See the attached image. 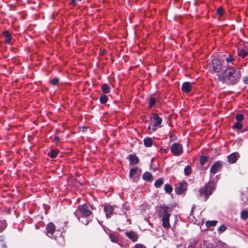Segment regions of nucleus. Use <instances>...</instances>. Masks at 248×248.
<instances>
[{"mask_svg": "<svg viewBox=\"0 0 248 248\" xmlns=\"http://www.w3.org/2000/svg\"><path fill=\"white\" fill-rule=\"evenodd\" d=\"M240 76L239 69L234 67H228L222 74L218 75V79L224 83L234 84L238 82Z\"/></svg>", "mask_w": 248, "mask_h": 248, "instance_id": "f257e3e1", "label": "nucleus"}, {"mask_svg": "<svg viewBox=\"0 0 248 248\" xmlns=\"http://www.w3.org/2000/svg\"><path fill=\"white\" fill-rule=\"evenodd\" d=\"M91 209H93L92 206L84 204L78 206L74 214L79 221L87 225L93 217Z\"/></svg>", "mask_w": 248, "mask_h": 248, "instance_id": "f03ea898", "label": "nucleus"}, {"mask_svg": "<svg viewBox=\"0 0 248 248\" xmlns=\"http://www.w3.org/2000/svg\"><path fill=\"white\" fill-rule=\"evenodd\" d=\"M172 211V208L169 206L162 205L159 207L158 217L161 219L162 225L165 229L170 227V217Z\"/></svg>", "mask_w": 248, "mask_h": 248, "instance_id": "7ed1b4c3", "label": "nucleus"}, {"mask_svg": "<svg viewBox=\"0 0 248 248\" xmlns=\"http://www.w3.org/2000/svg\"><path fill=\"white\" fill-rule=\"evenodd\" d=\"M215 187L214 183L209 182L204 187L200 189L199 191L200 198H202L204 201H206L215 189Z\"/></svg>", "mask_w": 248, "mask_h": 248, "instance_id": "20e7f679", "label": "nucleus"}, {"mask_svg": "<svg viewBox=\"0 0 248 248\" xmlns=\"http://www.w3.org/2000/svg\"><path fill=\"white\" fill-rule=\"evenodd\" d=\"M209 71L212 73H218L221 68V62L213 59L208 64Z\"/></svg>", "mask_w": 248, "mask_h": 248, "instance_id": "39448f33", "label": "nucleus"}, {"mask_svg": "<svg viewBox=\"0 0 248 248\" xmlns=\"http://www.w3.org/2000/svg\"><path fill=\"white\" fill-rule=\"evenodd\" d=\"M171 151L174 155H180L183 152V147L179 143H174L171 146Z\"/></svg>", "mask_w": 248, "mask_h": 248, "instance_id": "423d86ee", "label": "nucleus"}, {"mask_svg": "<svg viewBox=\"0 0 248 248\" xmlns=\"http://www.w3.org/2000/svg\"><path fill=\"white\" fill-rule=\"evenodd\" d=\"M187 185V183L185 181L177 184L175 189L176 193L179 194L183 193L186 190Z\"/></svg>", "mask_w": 248, "mask_h": 248, "instance_id": "0eeeda50", "label": "nucleus"}, {"mask_svg": "<svg viewBox=\"0 0 248 248\" xmlns=\"http://www.w3.org/2000/svg\"><path fill=\"white\" fill-rule=\"evenodd\" d=\"M125 235L129 238L132 241L136 242L139 238L138 234L134 231H129L125 232Z\"/></svg>", "mask_w": 248, "mask_h": 248, "instance_id": "6e6552de", "label": "nucleus"}, {"mask_svg": "<svg viewBox=\"0 0 248 248\" xmlns=\"http://www.w3.org/2000/svg\"><path fill=\"white\" fill-rule=\"evenodd\" d=\"M221 163L217 161L212 165L210 169V172L213 174H215L221 170Z\"/></svg>", "mask_w": 248, "mask_h": 248, "instance_id": "1a4fd4ad", "label": "nucleus"}, {"mask_svg": "<svg viewBox=\"0 0 248 248\" xmlns=\"http://www.w3.org/2000/svg\"><path fill=\"white\" fill-rule=\"evenodd\" d=\"M46 230L47 236L49 237H52L55 231L54 224L52 222L49 223L46 227Z\"/></svg>", "mask_w": 248, "mask_h": 248, "instance_id": "9d476101", "label": "nucleus"}, {"mask_svg": "<svg viewBox=\"0 0 248 248\" xmlns=\"http://www.w3.org/2000/svg\"><path fill=\"white\" fill-rule=\"evenodd\" d=\"M153 117L152 118L154 119L155 121V124H154V127L156 126L161 127V124L162 122V119L161 117H159L157 114H152ZM155 128H153V130H155Z\"/></svg>", "mask_w": 248, "mask_h": 248, "instance_id": "9b49d317", "label": "nucleus"}, {"mask_svg": "<svg viewBox=\"0 0 248 248\" xmlns=\"http://www.w3.org/2000/svg\"><path fill=\"white\" fill-rule=\"evenodd\" d=\"M104 211L106 213L107 218L110 217L111 215L113 213L114 208L110 205H106L104 207Z\"/></svg>", "mask_w": 248, "mask_h": 248, "instance_id": "f8f14e48", "label": "nucleus"}, {"mask_svg": "<svg viewBox=\"0 0 248 248\" xmlns=\"http://www.w3.org/2000/svg\"><path fill=\"white\" fill-rule=\"evenodd\" d=\"M192 84L189 82H184L182 86V90L183 92L188 93H189L192 90Z\"/></svg>", "mask_w": 248, "mask_h": 248, "instance_id": "ddd939ff", "label": "nucleus"}, {"mask_svg": "<svg viewBox=\"0 0 248 248\" xmlns=\"http://www.w3.org/2000/svg\"><path fill=\"white\" fill-rule=\"evenodd\" d=\"M238 156L239 154L237 153H232L228 156V161L230 163H234L237 160Z\"/></svg>", "mask_w": 248, "mask_h": 248, "instance_id": "4468645a", "label": "nucleus"}, {"mask_svg": "<svg viewBox=\"0 0 248 248\" xmlns=\"http://www.w3.org/2000/svg\"><path fill=\"white\" fill-rule=\"evenodd\" d=\"M4 37L5 42L7 44H10L12 40L11 34L7 31H5L3 33Z\"/></svg>", "mask_w": 248, "mask_h": 248, "instance_id": "2eb2a0df", "label": "nucleus"}, {"mask_svg": "<svg viewBox=\"0 0 248 248\" xmlns=\"http://www.w3.org/2000/svg\"><path fill=\"white\" fill-rule=\"evenodd\" d=\"M129 160L130 164L135 165L138 163L139 159L138 157L134 155H130L129 156Z\"/></svg>", "mask_w": 248, "mask_h": 248, "instance_id": "dca6fc26", "label": "nucleus"}, {"mask_svg": "<svg viewBox=\"0 0 248 248\" xmlns=\"http://www.w3.org/2000/svg\"><path fill=\"white\" fill-rule=\"evenodd\" d=\"M109 239L113 243H118L119 241V237L118 235L114 233H111L108 234Z\"/></svg>", "mask_w": 248, "mask_h": 248, "instance_id": "f3484780", "label": "nucleus"}, {"mask_svg": "<svg viewBox=\"0 0 248 248\" xmlns=\"http://www.w3.org/2000/svg\"><path fill=\"white\" fill-rule=\"evenodd\" d=\"M142 178L143 180L150 182L152 181L153 180V175L149 172H145L143 174Z\"/></svg>", "mask_w": 248, "mask_h": 248, "instance_id": "a211bd4d", "label": "nucleus"}, {"mask_svg": "<svg viewBox=\"0 0 248 248\" xmlns=\"http://www.w3.org/2000/svg\"><path fill=\"white\" fill-rule=\"evenodd\" d=\"M140 172L137 168L131 169L129 172V176L131 178H133L136 175H139Z\"/></svg>", "mask_w": 248, "mask_h": 248, "instance_id": "6ab92c4d", "label": "nucleus"}, {"mask_svg": "<svg viewBox=\"0 0 248 248\" xmlns=\"http://www.w3.org/2000/svg\"><path fill=\"white\" fill-rule=\"evenodd\" d=\"M144 145L147 147H150L153 145V140L151 138H146L143 140Z\"/></svg>", "mask_w": 248, "mask_h": 248, "instance_id": "aec40b11", "label": "nucleus"}, {"mask_svg": "<svg viewBox=\"0 0 248 248\" xmlns=\"http://www.w3.org/2000/svg\"><path fill=\"white\" fill-rule=\"evenodd\" d=\"M198 243V240L196 239H190L188 241V248H194Z\"/></svg>", "mask_w": 248, "mask_h": 248, "instance_id": "412c9836", "label": "nucleus"}, {"mask_svg": "<svg viewBox=\"0 0 248 248\" xmlns=\"http://www.w3.org/2000/svg\"><path fill=\"white\" fill-rule=\"evenodd\" d=\"M237 54L239 56L244 58L248 55V52L244 49L238 48L237 50Z\"/></svg>", "mask_w": 248, "mask_h": 248, "instance_id": "4be33fe9", "label": "nucleus"}, {"mask_svg": "<svg viewBox=\"0 0 248 248\" xmlns=\"http://www.w3.org/2000/svg\"><path fill=\"white\" fill-rule=\"evenodd\" d=\"M102 90L104 93H108L110 92V87L107 84H104L102 86Z\"/></svg>", "mask_w": 248, "mask_h": 248, "instance_id": "5701e85b", "label": "nucleus"}, {"mask_svg": "<svg viewBox=\"0 0 248 248\" xmlns=\"http://www.w3.org/2000/svg\"><path fill=\"white\" fill-rule=\"evenodd\" d=\"M217 221L216 220H209L206 222V226L207 228H210L211 227L215 226L217 225Z\"/></svg>", "mask_w": 248, "mask_h": 248, "instance_id": "b1692460", "label": "nucleus"}, {"mask_svg": "<svg viewBox=\"0 0 248 248\" xmlns=\"http://www.w3.org/2000/svg\"><path fill=\"white\" fill-rule=\"evenodd\" d=\"M163 184V179L162 178H159L155 183V186L157 187H160Z\"/></svg>", "mask_w": 248, "mask_h": 248, "instance_id": "393cba45", "label": "nucleus"}, {"mask_svg": "<svg viewBox=\"0 0 248 248\" xmlns=\"http://www.w3.org/2000/svg\"><path fill=\"white\" fill-rule=\"evenodd\" d=\"M6 226L7 223L5 220H0V232L4 230Z\"/></svg>", "mask_w": 248, "mask_h": 248, "instance_id": "a878e982", "label": "nucleus"}, {"mask_svg": "<svg viewBox=\"0 0 248 248\" xmlns=\"http://www.w3.org/2000/svg\"><path fill=\"white\" fill-rule=\"evenodd\" d=\"M99 100L101 104H105L108 101V97L106 95L103 94L100 97Z\"/></svg>", "mask_w": 248, "mask_h": 248, "instance_id": "bb28decb", "label": "nucleus"}, {"mask_svg": "<svg viewBox=\"0 0 248 248\" xmlns=\"http://www.w3.org/2000/svg\"><path fill=\"white\" fill-rule=\"evenodd\" d=\"M241 217L243 219L248 218V211L247 210H243L241 213Z\"/></svg>", "mask_w": 248, "mask_h": 248, "instance_id": "cd10ccee", "label": "nucleus"}, {"mask_svg": "<svg viewBox=\"0 0 248 248\" xmlns=\"http://www.w3.org/2000/svg\"><path fill=\"white\" fill-rule=\"evenodd\" d=\"M59 153V151L56 150H52L49 153V155L52 158H54L57 156Z\"/></svg>", "mask_w": 248, "mask_h": 248, "instance_id": "c85d7f7f", "label": "nucleus"}, {"mask_svg": "<svg viewBox=\"0 0 248 248\" xmlns=\"http://www.w3.org/2000/svg\"><path fill=\"white\" fill-rule=\"evenodd\" d=\"M185 174L188 175L191 173V168L189 165L186 166L184 169Z\"/></svg>", "mask_w": 248, "mask_h": 248, "instance_id": "c756f323", "label": "nucleus"}, {"mask_svg": "<svg viewBox=\"0 0 248 248\" xmlns=\"http://www.w3.org/2000/svg\"><path fill=\"white\" fill-rule=\"evenodd\" d=\"M244 117L242 114H238L236 115V120L237 122H241L244 120Z\"/></svg>", "mask_w": 248, "mask_h": 248, "instance_id": "7c9ffc66", "label": "nucleus"}, {"mask_svg": "<svg viewBox=\"0 0 248 248\" xmlns=\"http://www.w3.org/2000/svg\"><path fill=\"white\" fill-rule=\"evenodd\" d=\"M243 125L241 122H236L234 124V128L237 129H241L242 128Z\"/></svg>", "mask_w": 248, "mask_h": 248, "instance_id": "2f4dec72", "label": "nucleus"}, {"mask_svg": "<svg viewBox=\"0 0 248 248\" xmlns=\"http://www.w3.org/2000/svg\"><path fill=\"white\" fill-rule=\"evenodd\" d=\"M59 81V79L58 78H55L50 80V82L53 85H56Z\"/></svg>", "mask_w": 248, "mask_h": 248, "instance_id": "473e14b6", "label": "nucleus"}, {"mask_svg": "<svg viewBox=\"0 0 248 248\" xmlns=\"http://www.w3.org/2000/svg\"><path fill=\"white\" fill-rule=\"evenodd\" d=\"M165 190L168 193H170L172 190V187L169 185H166L165 186Z\"/></svg>", "mask_w": 248, "mask_h": 248, "instance_id": "72a5a7b5", "label": "nucleus"}, {"mask_svg": "<svg viewBox=\"0 0 248 248\" xmlns=\"http://www.w3.org/2000/svg\"><path fill=\"white\" fill-rule=\"evenodd\" d=\"M226 230V227L224 225L220 226L218 229V232L219 233H221Z\"/></svg>", "mask_w": 248, "mask_h": 248, "instance_id": "f704fd0d", "label": "nucleus"}, {"mask_svg": "<svg viewBox=\"0 0 248 248\" xmlns=\"http://www.w3.org/2000/svg\"><path fill=\"white\" fill-rule=\"evenodd\" d=\"M155 99L153 98H151L150 100V102H149V107L150 108L152 107L153 106H154V105L155 104Z\"/></svg>", "mask_w": 248, "mask_h": 248, "instance_id": "c9c22d12", "label": "nucleus"}, {"mask_svg": "<svg viewBox=\"0 0 248 248\" xmlns=\"http://www.w3.org/2000/svg\"><path fill=\"white\" fill-rule=\"evenodd\" d=\"M207 161V158L205 156H201L200 158V162L202 165H204Z\"/></svg>", "mask_w": 248, "mask_h": 248, "instance_id": "e433bc0d", "label": "nucleus"}, {"mask_svg": "<svg viewBox=\"0 0 248 248\" xmlns=\"http://www.w3.org/2000/svg\"><path fill=\"white\" fill-rule=\"evenodd\" d=\"M217 12L219 15L221 16V15H222V14L223 13V9H222V8L220 7V8H218Z\"/></svg>", "mask_w": 248, "mask_h": 248, "instance_id": "4c0bfd02", "label": "nucleus"}, {"mask_svg": "<svg viewBox=\"0 0 248 248\" xmlns=\"http://www.w3.org/2000/svg\"><path fill=\"white\" fill-rule=\"evenodd\" d=\"M134 248H146L142 244H137L135 246Z\"/></svg>", "mask_w": 248, "mask_h": 248, "instance_id": "58836bf2", "label": "nucleus"}, {"mask_svg": "<svg viewBox=\"0 0 248 248\" xmlns=\"http://www.w3.org/2000/svg\"><path fill=\"white\" fill-rule=\"evenodd\" d=\"M243 81L245 83H248V77H245L243 78Z\"/></svg>", "mask_w": 248, "mask_h": 248, "instance_id": "ea45409f", "label": "nucleus"}, {"mask_svg": "<svg viewBox=\"0 0 248 248\" xmlns=\"http://www.w3.org/2000/svg\"><path fill=\"white\" fill-rule=\"evenodd\" d=\"M233 58H232V57H231V56H230L229 57H228V58H227L226 59V61H227V62H232V61H233Z\"/></svg>", "mask_w": 248, "mask_h": 248, "instance_id": "a19ab883", "label": "nucleus"}, {"mask_svg": "<svg viewBox=\"0 0 248 248\" xmlns=\"http://www.w3.org/2000/svg\"><path fill=\"white\" fill-rule=\"evenodd\" d=\"M81 0H72L71 3L72 4H75L77 1H81Z\"/></svg>", "mask_w": 248, "mask_h": 248, "instance_id": "79ce46f5", "label": "nucleus"}, {"mask_svg": "<svg viewBox=\"0 0 248 248\" xmlns=\"http://www.w3.org/2000/svg\"><path fill=\"white\" fill-rule=\"evenodd\" d=\"M209 248H216V247L215 246L213 245H209Z\"/></svg>", "mask_w": 248, "mask_h": 248, "instance_id": "37998d69", "label": "nucleus"}, {"mask_svg": "<svg viewBox=\"0 0 248 248\" xmlns=\"http://www.w3.org/2000/svg\"><path fill=\"white\" fill-rule=\"evenodd\" d=\"M54 140H56V141H58V140H60V138H59V137H58V136H55V137H54Z\"/></svg>", "mask_w": 248, "mask_h": 248, "instance_id": "c03bdc74", "label": "nucleus"}, {"mask_svg": "<svg viewBox=\"0 0 248 248\" xmlns=\"http://www.w3.org/2000/svg\"><path fill=\"white\" fill-rule=\"evenodd\" d=\"M60 238H61V239H62V240H63V238L62 237H60Z\"/></svg>", "mask_w": 248, "mask_h": 248, "instance_id": "a18cd8bd", "label": "nucleus"}, {"mask_svg": "<svg viewBox=\"0 0 248 248\" xmlns=\"http://www.w3.org/2000/svg\"><path fill=\"white\" fill-rule=\"evenodd\" d=\"M150 128V126H149L148 127V129H149Z\"/></svg>", "mask_w": 248, "mask_h": 248, "instance_id": "49530a36", "label": "nucleus"}]
</instances>
